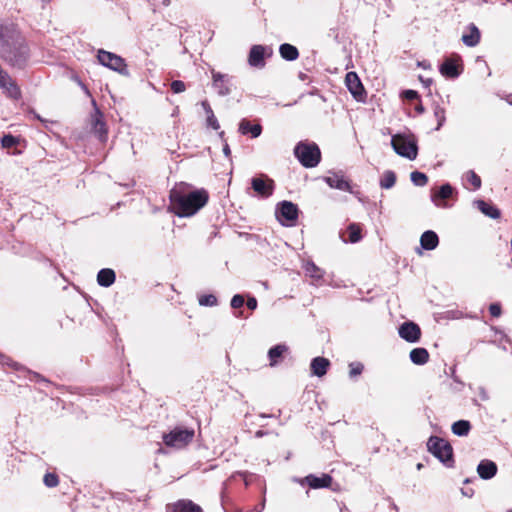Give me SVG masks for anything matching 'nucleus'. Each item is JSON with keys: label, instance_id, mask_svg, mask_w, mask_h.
<instances>
[{"label": "nucleus", "instance_id": "obj_11", "mask_svg": "<svg viewBox=\"0 0 512 512\" xmlns=\"http://www.w3.org/2000/svg\"><path fill=\"white\" fill-rule=\"evenodd\" d=\"M251 187L258 196L268 198L273 194L274 181L266 175L253 177L251 179Z\"/></svg>", "mask_w": 512, "mask_h": 512}, {"label": "nucleus", "instance_id": "obj_54", "mask_svg": "<svg viewBox=\"0 0 512 512\" xmlns=\"http://www.w3.org/2000/svg\"><path fill=\"white\" fill-rule=\"evenodd\" d=\"M77 82H78L79 86L81 87V89L83 90V92H84L86 95L90 96V91H89V89L87 88V86H86L84 83H82V81H80V80H77Z\"/></svg>", "mask_w": 512, "mask_h": 512}, {"label": "nucleus", "instance_id": "obj_38", "mask_svg": "<svg viewBox=\"0 0 512 512\" xmlns=\"http://www.w3.org/2000/svg\"><path fill=\"white\" fill-rule=\"evenodd\" d=\"M434 116L437 119V127L436 130H439L443 124L445 123L446 117H445V109L441 107L440 105H436L434 107Z\"/></svg>", "mask_w": 512, "mask_h": 512}, {"label": "nucleus", "instance_id": "obj_5", "mask_svg": "<svg viewBox=\"0 0 512 512\" xmlns=\"http://www.w3.org/2000/svg\"><path fill=\"white\" fill-rule=\"evenodd\" d=\"M391 146L395 153L409 160H414L418 154L417 142L412 136L396 134L391 138Z\"/></svg>", "mask_w": 512, "mask_h": 512}, {"label": "nucleus", "instance_id": "obj_62", "mask_svg": "<svg viewBox=\"0 0 512 512\" xmlns=\"http://www.w3.org/2000/svg\"><path fill=\"white\" fill-rule=\"evenodd\" d=\"M422 467H423V464H421V463H418V464H417V469H418V470L422 469Z\"/></svg>", "mask_w": 512, "mask_h": 512}, {"label": "nucleus", "instance_id": "obj_36", "mask_svg": "<svg viewBox=\"0 0 512 512\" xmlns=\"http://www.w3.org/2000/svg\"><path fill=\"white\" fill-rule=\"evenodd\" d=\"M349 241L357 243L361 239V229L357 224H350L348 227Z\"/></svg>", "mask_w": 512, "mask_h": 512}, {"label": "nucleus", "instance_id": "obj_34", "mask_svg": "<svg viewBox=\"0 0 512 512\" xmlns=\"http://www.w3.org/2000/svg\"><path fill=\"white\" fill-rule=\"evenodd\" d=\"M410 180L415 186L418 187H423L428 183V177L426 176V174L419 171L411 172Z\"/></svg>", "mask_w": 512, "mask_h": 512}, {"label": "nucleus", "instance_id": "obj_58", "mask_svg": "<svg viewBox=\"0 0 512 512\" xmlns=\"http://www.w3.org/2000/svg\"><path fill=\"white\" fill-rule=\"evenodd\" d=\"M506 101L508 102V104L512 105V94L506 97Z\"/></svg>", "mask_w": 512, "mask_h": 512}, {"label": "nucleus", "instance_id": "obj_26", "mask_svg": "<svg viewBox=\"0 0 512 512\" xmlns=\"http://www.w3.org/2000/svg\"><path fill=\"white\" fill-rule=\"evenodd\" d=\"M115 279V272L110 268H103L97 274V283L101 287H110Z\"/></svg>", "mask_w": 512, "mask_h": 512}, {"label": "nucleus", "instance_id": "obj_1", "mask_svg": "<svg viewBox=\"0 0 512 512\" xmlns=\"http://www.w3.org/2000/svg\"><path fill=\"white\" fill-rule=\"evenodd\" d=\"M170 207L172 212L179 217H190L204 207L209 199L205 189L190 190L185 183L176 185L170 191Z\"/></svg>", "mask_w": 512, "mask_h": 512}, {"label": "nucleus", "instance_id": "obj_40", "mask_svg": "<svg viewBox=\"0 0 512 512\" xmlns=\"http://www.w3.org/2000/svg\"><path fill=\"white\" fill-rule=\"evenodd\" d=\"M18 140L13 135L7 134L1 138V144L4 148H12L17 144Z\"/></svg>", "mask_w": 512, "mask_h": 512}, {"label": "nucleus", "instance_id": "obj_28", "mask_svg": "<svg viewBox=\"0 0 512 512\" xmlns=\"http://www.w3.org/2000/svg\"><path fill=\"white\" fill-rule=\"evenodd\" d=\"M303 268H304L305 274L317 282L322 280L324 277V274H325L324 270L321 269L320 267H318L312 261H307L304 264Z\"/></svg>", "mask_w": 512, "mask_h": 512}, {"label": "nucleus", "instance_id": "obj_64", "mask_svg": "<svg viewBox=\"0 0 512 512\" xmlns=\"http://www.w3.org/2000/svg\"><path fill=\"white\" fill-rule=\"evenodd\" d=\"M35 117H36L37 119H39V120H42V119L40 118V116H39V115H36V114H35Z\"/></svg>", "mask_w": 512, "mask_h": 512}, {"label": "nucleus", "instance_id": "obj_19", "mask_svg": "<svg viewBox=\"0 0 512 512\" xmlns=\"http://www.w3.org/2000/svg\"><path fill=\"white\" fill-rule=\"evenodd\" d=\"M440 73L446 78H457L460 75L459 66L452 58H447L440 66Z\"/></svg>", "mask_w": 512, "mask_h": 512}, {"label": "nucleus", "instance_id": "obj_53", "mask_svg": "<svg viewBox=\"0 0 512 512\" xmlns=\"http://www.w3.org/2000/svg\"><path fill=\"white\" fill-rule=\"evenodd\" d=\"M264 508H265V499L261 502V504L259 506L254 507L249 512H256L257 510H258V512H262Z\"/></svg>", "mask_w": 512, "mask_h": 512}, {"label": "nucleus", "instance_id": "obj_60", "mask_svg": "<svg viewBox=\"0 0 512 512\" xmlns=\"http://www.w3.org/2000/svg\"><path fill=\"white\" fill-rule=\"evenodd\" d=\"M236 475L245 476V475H246V473H243V472H237L236 474H233V475L231 476V478H234Z\"/></svg>", "mask_w": 512, "mask_h": 512}, {"label": "nucleus", "instance_id": "obj_44", "mask_svg": "<svg viewBox=\"0 0 512 512\" xmlns=\"http://www.w3.org/2000/svg\"><path fill=\"white\" fill-rule=\"evenodd\" d=\"M206 125L214 130H218L220 128L219 122L214 113H211V115L206 117Z\"/></svg>", "mask_w": 512, "mask_h": 512}, {"label": "nucleus", "instance_id": "obj_13", "mask_svg": "<svg viewBox=\"0 0 512 512\" xmlns=\"http://www.w3.org/2000/svg\"><path fill=\"white\" fill-rule=\"evenodd\" d=\"M399 335L410 343L418 342L421 336L420 327L414 322H404L399 327Z\"/></svg>", "mask_w": 512, "mask_h": 512}, {"label": "nucleus", "instance_id": "obj_20", "mask_svg": "<svg viewBox=\"0 0 512 512\" xmlns=\"http://www.w3.org/2000/svg\"><path fill=\"white\" fill-rule=\"evenodd\" d=\"M330 366V361L324 357H315L311 361L312 374L317 377H322L327 373V369Z\"/></svg>", "mask_w": 512, "mask_h": 512}, {"label": "nucleus", "instance_id": "obj_4", "mask_svg": "<svg viewBox=\"0 0 512 512\" xmlns=\"http://www.w3.org/2000/svg\"><path fill=\"white\" fill-rule=\"evenodd\" d=\"M294 154L302 166L316 167L321 160V152L316 143L299 142L294 148Z\"/></svg>", "mask_w": 512, "mask_h": 512}, {"label": "nucleus", "instance_id": "obj_46", "mask_svg": "<svg viewBox=\"0 0 512 512\" xmlns=\"http://www.w3.org/2000/svg\"><path fill=\"white\" fill-rule=\"evenodd\" d=\"M403 96L408 100H414L418 97V93L414 90H405Z\"/></svg>", "mask_w": 512, "mask_h": 512}, {"label": "nucleus", "instance_id": "obj_3", "mask_svg": "<svg viewBox=\"0 0 512 512\" xmlns=\"http://www.w3.org/2000/svg\"><path fill=\"white\" fill-rule=\"evenodd\" d=\"M427 449L446 467L454 466L453 448L445 439L431 436L427 442Z\"/></svg>", "mask_w": 512, "mask_h": 512}, {"label": "nucleus", "instance_id": "obj_30", "mask_svg": "<svg viewBox=\"0 0 512 512\" xmlns=\"http://www.w3.org/2000/svg\"><path fill=\"white\" fill-rule=\"evenodd\" d=\"M281 57L287 61H294L299 57L298 49L288 43L281 44L279 47Z\"/></svg>", "mask_w": 512, "mask_h": 512}, {"label": "nucleus", "instance_id": "obj_21", "mask_svg": "<svg viewBox=\"0 0 512 512\" xmlns=\"http://www.w3.org/2000/svg\"><path fill=\"white\" fill-rule=\"evenodd\" d=\"M474 205L487 217L491 219H499L501 216L500 210L484 200H475Z\"/></svg>", "mask_w": 512, "mask_h": 512}, {"label": "nucleus", "instance_id": "obj_27", "mask_svg": "<svg viewBox=\"0 0 512 512\" xmlns=\"http://www.w3.org/2000/svg\"><path fill=\"white\" fill-rule=\"evenodd\" d=\"M462 42L468 47H475L480 42V31L474 25L469 26V32L462 35Z\"/></svg>", "mask_w": 512, "mask_h": 512}, {"label": "nucleus", "instance_id": "obj_6", "mask_svg": "<svg viewBox=\"0 0 512 512\" xmlns=\"http://www.w3.org/2000/svg\"><path fill=\"white\" fill-rule=\"evenodd\" d=\"M99 63L121 75L128 76L129 71L125 60L112 52L100 49L97 54Z\"/></svg>", "mask_w": 512, "mask_h": 512}, {"label": "nucleus", "instance_id": "obj_9", "mask_svg": "<svg viewBox=\"0 0 512 512\" xmlns=\"http://www.w3.org/2000/svg\"><path fill=\"white\" fill-rule=\"evenodd\" d=\"M301 486L307 485L311 489L329 488L332 484V477L329 474L323 473L320 476L309 474L304 478L294 480Z\"/></svg>", "mask_w": 512, "mask_h": 512}, {"label": "nucleus", "instance_id": "obj_31", "mask_svg": "<svg viewBox=\"0 0 512 512\" xmlns=\"http://www.w3.org/2000/svg\"><path fill=\"white\" fill-rule=\"evenodd\" d=\"M429 359V353L425 348H414L410 352V360L416 365H424Z\"/></svg>", "mask_w": 512, "mask_h": 512}, {"label": "nucleus", "instance_id": "obj_33", "mask_svg": "<svg viewBox=\"0 0 512 512\" xmlns=\"http://www.w3.org/2000/svg\"><path fill=\"white\" fill-rule=\"evenodd\" d=\"M396 183V174L392 170L383 172L379 185L382 189H391Z\"/></svg>", "mask_w": 512, "mask_h": 512}, {"label": "nucleus", "instance_id": "obj_57", "mask_svg": "<svg viewBox=\"0 0 512 512\" xmlns=\"http://www.w3.org/2000/svg\"><path fill=\"white\" fill-rule=\"evenodd\" d=\"M266 434H267V432H266V431L258 430V431H256V433H255V437L260 438V437H263V436H264V435H266Z\"/></svg>", "mask_w": 512, "mask_h": 512}, {"label": "nucleus", "instance_id": "obj_18", "mask_svg": "<svg viewBox=\"0 0 512 512\" xmlns=\"http://www.w3.org/2000/svg\"><path fill=\"white\" fill-rule=\"evenodd\" d=\"M167 512H203L202 508L191 500H179L167 506Z\"/></svg>", "mask_w": 512, "mask_h": 512}, {"label": "nucleus", "instance_id": "obj_14", "mask_svg": "<svg viewBox=\"0 0 512 512\" xmlns=\"http://www.w3.org/2000/svg\"><path fill=\"white\" fill-rule=\"evenodd\" d=\"M213 87L220 96H226L231 92V78L226 74L212 71Z\"/></svg>", "mask_w": 512, "mask_h": 512}, {"label": "nucleus", "instance_id": "obj_49", "mask_svg": "<svg viewBox=\"0 0 512 512\" xmlns=\"http://www.w3.org/2000/svg\"><path fill=\"white\" fill-rule=\"evenodd\" d=\"M201 106L204 109L206 116H209V115H211V113H214L210 104L208 103V101H206V100L202 101Z\"/></svg>", "mask_w": 512, "mask_h": 512}, {"label": "nucleus", "instance_id": "obj_63", "mask_svg": "<svg viewBox=\"0 0 512 512\" xmlns=\"http://www.w3.org/2000/svg\"><path fill=\"white\" fill-rule=\"evenodd\" d=\"M464 483H465V484L470 483V479H469V478L465 479V480H464Z\"/></svg>", "mask_w": 512, "mask_h": 512}, {"label": "nucleus", "instance_id": "obj_43", "mask_svg": "<svg viewBox=\"0 0 512 512\" xmlns=\"http://www.w3.org/2000/svg\"><path fill=\"white\" fill-rule=\"evenodd\" d=\"M245 303L244 297L240 294H236L231 299V307L234 309L241 308Z\"/></svg>", "mask_w": 512, "mask_h": 512}, {"label": "nucleus", "instance_id": "obj_37", "mask_svg": "<svg viewBox=\"0 0 512 512\" xmlns=\"http://www.w3.org/2000/svg\"><path fill=\"white\" fill-rule=\"evenodd\" d=\"M199 305L213 307L217 305V298L213 294H204L198 297Z\"/></svg>", "mask_w": 512, "mask_h": 512}, {"label": "nucleus", "instance_id": "obj_32", "mask_svg": "<svg viewBox=\"0 0 512 512\" xmlns=\"http://www.w3.org/2000/svg\"><path fill=\"white\" fill-rule=\"evenodd\" d=\"M471 429V424L467 420H458L452 424L451 430L453 434L457 436H466L468 435Z\"/></svg>", "mask_w": 512, "mask_h": 512}, {"label": "nucleus", "instance_id": "obj_10", "mask_svg": "<svg viewBox=\"0 0 512 512\" xmlns=\"http://www.w3.org/2000/svg\"><path fill=\"white\" fill-rule=\"evenodd\" d=\"M323 180L332 189L353 193L350 181L345 177L342 171L329 172Z\"/></svg>", "mask_w": 512, "mask_h": 512}, {"label": "nucleus", "instance_id": "obj_2", "mask_svg": "<svg viewBox=\"0 0 512 512\" xmlns=\"http://www.w3.org/2000/svg\"><path fill=\"white\" fill-rule=\"evenodd\" d=\"M30 58L25 39L8 28H0V59L13 68H24Z\"/></svg>", "mask_w": 512, "mask_h": 512}, {"label": "nucleus", "instance_id": "obj_48", "mask_svg": "<svg viewBox=\"0 0 512 512\" xmlns=\"http://www.w3.org/2000/svg\"><path fill=\"white\" fill-rule=\"evenodd\" d=\"M201 106L204 109L206 116H209V115H211V113H214L210 104L208 103V101H206V100L202 101Z\"/></svg>", "mask_w": 512, "mask_h": 512}, {"label": "nucleus", "instance_id": "obj_24", "mask_svg": "<svg viewBox=\"0 0 512 512\" xmlns=\"http://www.w3.org/2000/svg\"><path fill=\"white\" fill-rule=\"evenodd\" d=\"M101 118V113L99 112V110H96L95 114L93 115L92 128L94 133L98 136V138L101 141H104L107 137V129L105 122Z\"/></svg>", "mask_w": 512, "mask_h": 512}, {"label": "nucleus", "instance_id": "obj_25", "mask_svg": "<svg viewBox=\"0 0 512 512\" xmlns=\"http://www.w3.org/2000/svg\"><path fill=\"white\" fill-rule=\"evenodd\" d=\"M0 88L8 97L14 100H18L21 98V90L10 75L8 76V80L4 81L3 85H0Z\"/></svg>", "mask_w": 512, "mask_h": 512}, {"label": "nucleus", "instance_id": "obj_7", "mask_svg": "<svg viewBox=\"0 0 512 512\" xmlns=\"http://www.w3.org/2000/svg\"><path fill=\"white\" fill-rule=\"evenodd\" d=\"M193 437V429L176 427L169 433L163 435V442L169 447L183 448L192 441Z\"/></svg>", "mask_w": 512, "mask_h": 512}, {"label": "nucleus", "instance_id": "obj_51", "mask_svg": "<svg viewBox=\"0 0 512 512\" xmlns=\"http://www.w3.org/2000/svg\"><path fill=\"white\" fill-rule=\"evenodd\" d=\"M461 493L463 496L471 498L474 495V490L472 488H462Z\"/></svg>", "mask_w": 512, "mask_h": 512}, {"label": "nucleus", "instance_id": "obj_39", "mask_svg": "<svg viewBox=\"0 0 512 512\" xmlns=\"http://www.w3.org/2000/svg\"><path fill=\"white\" fill-rule=\"evenodd\" d=\"M43 482L47 487L53 488L59 484V479L55 473H46L44 475Z\"/></svg>", "mask_w": 512, "mask_h": 512}, {"label": "nucleus", "instance_id": "obj_59", "mask_svg": "<svg viewBox=\"0 0 512 512\" xmlns=\"http://www.w3.org/2000/svg\"><path fill=\"white\" fill-rule=\"evenodd\" d=\"M416 110H417L418 113H423L424 108H423L422 105H419V106L416 107Z\"/></svg>", "mask_w": 512, "mask_h": 512}, {"label": "nucleus", "instance_id": "obj_22", "mask_svg": "<svg viewBox=\"0 0 512 512\" xmlns=\"http://www.w3.org/2000/svg\"><path fill=\"white\" fill-rule=\"evenodd\" d=\"M438 244V235L432 230L425 231L420 237V245L425 250H434Z\"/></svg>", "mask_w": 512, "mask_h": 512}, {"label": "nucleus", "instance_id": "obj_56", "mask_svg": "<svg viewBox=\"0 0 512 512\" xmlns=\"http://www.w3.org/2000/svg\"><path fill=\"white\" fill-rule=\"evenodd\" d=\"M223 153L225 154V156H229L230 153H231V150H230L229 145L227 143L223 147Z\"/></svg>", "mask_w": 512, "mask_h": 512}, {"label": "nucleus", "instance_id": "obj_61", "mask_svg": "<svg viewBox=\"0 0 512 512\" xmlns=\"http://www.w3.org/2000/svg\"><path fill=\"white\" fill-rule=\"evenodd\" d=\"M43 4V7L48 4L51 0H40Z\"/></svg>", "mask_w": 512, "mask_h": 512}, {"label": "nucleus", "instance_id": "obj_23", "mask_svg": "<svg viewBox=\"0 0 512 512\" xmlns=\"http://www.w3.org/2000/svg\"><path fill=\"white\" fill-rule=\"evenodd\" d=\"M239 132L243 135L250 134L252 138H257L262 133L260 124H251L247 119H242L239 123Z\"/></svg>", "mask_w": 512, "mask_h": 512}, {"label": "nucleus", "instance_id": "obj_16", "mask_svg": "<svg viewBox=\"0 0 512 512\" xmlns=\"http://www.w3.org/2000/svg\"><path fill=\"white\" fill-rule=\"evenodd\" d=\"M265 52L266 49L262 45L252 46L248 56L249 65L255 68H263L265 66Z\"/></svg>", "mask_w": 512, "mask_h": 512}, {"label": "nucleus", "instance_id": "obj_29", "mask_svg": "<svg viewBox=\"0 0 512 512\" xmlns=\"http://www.w3.org/2000/svg\"><path fill=\"white\" fill-rule=\"evenodd\" d=\"M288 347L284 344H278L276 346H273L268 351V358L270 361V366L274 367L279 363V359L282 357V355L287 352Z\"/></svg>", "mask_w": 512, "mask_h": 512}, {"label": "nucleus", "instance_id": "obj_8", "mask_svg": "<svg viewBox=\"0 0 512 512\" xmlns=\"http://www.w3.org/2000/svg\"><path fill=\"white\" fill-rule=\"evenodd\" d=\"M298 207L290 201H282L277 205L275 214L278 221L285 226H293L298 218Z\"/></svg>", "mask_w": 512, "mask_h": 512}, {"label": "nucleus", "instance_id": "obj_41", "mask_svg": "<svg viewBox=\"0 0 512 512\" xmlns=\"http://www.w3.org/2000/svg\"><path fill=\"white\" fill-rule=\"evenodd\" d=\"M349 368L350 377H356L363 372L364 366L360 362H352L350 363Z\"/></svg>", "mask_w": 512, "mask_h": 512}, {"label": "nucleus", "instance_id": "obj_12", "mask_svg": "<svg viewBox=\"0 0 512 512\" xmlns=\"http://www.w3.org/2000/svg\"><path fill=\"white\" fill-rule=\"evenodd\" d=\"M345 83L347 89L357 101H364L365 90L360 78L355 72H348L346 74Z\"/></svg>", "mask_w": 512, "mask_h": 512}, {"label": "nucleus", "instance_id": "obj_15", "mask_svg": "<svg viewBox=\"0 0 512 512\" xmlns=\"http://www.w3.org/2000/svg\"><path fill=\"white\" fill-rule=\"evenodd\" d=\"M453 191L454 189L449 183L443 184L436 193L431 195V200L435 206L439 208H447L448 206L445 200L452 196Z\"/></svg>", "mask_w": 512, "mask_h": 512}, {"label": "nucleus", "instance_id": "obj_55", "mask_svg": "<svg viewBox=\"0 0 512 512\" xmlns=\"http://www.w3.org/2000/svg\"><path fill=\"white\" fill-rule=\"evenodd\" d=\"M418 66L423 68V69H430L431 68L430 63L427 62V61H420V62H418Z\"/></svg>", "mask_w": 512, "mask_h": 512}, {"label": "nucleus", "instance_id": "obj_35", "mask_svg": "<svg viewBox=\"0 0 512 512\" xmlns=\"http://www.w3.org/2000/svg\"><path fill=\"white\" fill-rule=\"evenodd\" d=\"M465 179L472 185L473 190H478L481 187V178L473 170L466 172Z\"/></svg>", "mask_w": 512, "mask_h": 512}, {"label": "nucleus", "instance_id": "obj_47", "mask_svg": "<svg viewBox=\"0 0 512 512\" xmlns=\"http://www.w3.org/2000/svg\"><path fill=\"white\" fill-rule=\"evenodd\" d=\"M247 307L250 310H255L257 308V300L255 297H249L246 302Z\"/></svg>", "mask_w": 512, "mask_h": 512}, {"label": "nucleus", "instance_id": "obj_50", "mask_svg": "<svg viewBox=\"0 0 512 512\" xmlns=\"http://www.w3.org/2000/svg\"><path fill=\"white\" fill-rule=\"evenodd\" d=\"M9 74L0 65V85L4 84V81L8 80Z\"/></svg>", "mask_w": 512, "mask_h": 512}, {"label": "nucleus", "instance_id": "obj_52", "mask_svg": "<svg viewBox=\"0 0 512 512\" xmlns=\"http://www.w3.org/2000/svg\"><path fill=\"white\" fill-rule=\"evenodd\" d=\"M419 80L423 83L425 87H429L433 82L431 78H424L422 76H419Z\"/></svg>", "mask_w": 512, "mask_h": 512}, {"label": "nucleus", "instance_id": "obj_45", "mask_svg": "<svg viewBox=\"0 0 512 512\" xmlns=\"http://www.w3.org/2000/svg\"><path fill=\"white\" fill-rule=\"evenodd\" d=\"M489 312L493 317H499L501 315V306L493 303L489 306Z\"/></svg>", "mask_w": 512, "mask_h": 512}, {"label": "nucleus", "instance_id": "obj_42", "mask_svg": "<svg viewBox=\"0 0 512 512\" xmlns=\"http://www.w3.org/2000/svg\"><path fill=\"white\" fill-rule=\"evenodd\" d=\"M171 90L178 94V93H182L186 90V85L183 81L181 80H174L172 83H171Z\"/></svg>", "mask_w": 512, "mask_h": 512}, {"label": "nucleus", "instance_id": "obj_17", "mask_svg": "<svg viewBox=\"0 0 512 512\" xmlns=\"http://www.w3.org/2000/svg\"><path fill=\"white\" fill-rule=\"evenodd\" d=\"M498 468L495 462L484 459L477 466V473L483 480H490L497 474Z\"/></svg>", "mask_w": 512, "mask_h": 512}]
</instances>
